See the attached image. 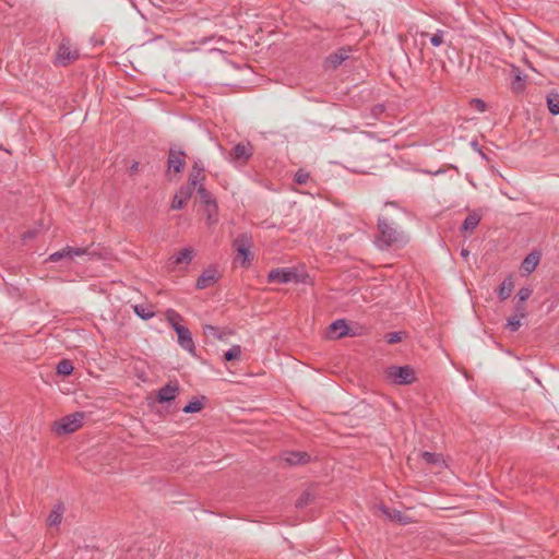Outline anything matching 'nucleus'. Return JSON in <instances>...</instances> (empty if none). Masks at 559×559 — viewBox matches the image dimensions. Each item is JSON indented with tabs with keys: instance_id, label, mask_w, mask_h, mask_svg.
Here are the masks:
<instances>
[{
	"instance_id": "39",
	"label": "nucleus",
	"mask_w": 559,
	"mask_h": 559,
	"mask_svg": "<svg viewBox=\"0 0 559 559\" xmlns=\"http://www.w3.org/2000/svg\"><path fill=\"white\" fill-rule=\"evenodd\" d=\"M514 314H518V317H523V318H525L527 316L525 302H520V301L515 300Z\"/></svg>"
},
{
	"instance_id": "2",
	"label": "nucleus",
	"mask_w": 559,
	"mask_h": 559,
	"mask_svg": "<svg viewBox=\"0 0 559 559\" xmlns=\"http://www.w3.org/2000/svg\"><path fill=\"white\" fill-rule=\"evenodd\" d=\"M85 414L75 412L57 420L52 425V431L57 436L69 435L82 427Z\"/></svg>"
},
{
	"instance_id": "34",
	"label": "nucleus",
	"mask_w": 559,
	"mask_h": 559,
	"mask_svg": "<svg viewBox=\"0 0 559 559\" xmlns=\"http://www.w3.org/2000/svg\"><path fill=\"white\" fill-rule=\"evenodd\" d=\"M310 179V174L305 169H298L295 174L294 181L298 185H306Z\"/></svg>"
},
{
	"instance_id": "31",
	"label": "nucleus",
	"mask_w": 559,
	"mask_h": 559,
	"mask_svg": "<svg viewBox=\"0 0 559 559\" xmlns=\"http://www.w3.org/2000/svg\"><path fill=\"white\" fill-rule=\"evenodd\" d=\"M241 355V347L239 345L231 346L227 352L224 354V358L226 361H233L235 359H238Z\"/></svg>"
},
{
	"instance_id": "13",
	"label": "nucleus",
	"mask_w": 559,
	"mask_h": 559,
	"mask_svg": "<svg viewBox=\"0 0 559 559\" xmlns=\"http://www.w3.org/2000/svg\"><path fill=\"white\" fill-rule=\"evenodd\" d=\"M218 280L217 271L213 267L206 269L197 280V288L205 289L214 285Z\"/></svg>"
},
{
	"instance_id": "21",
	"label": "nucleus",
	"mask_w": 559,
	"mask_h": 559,
	"mask_svg": "<svg viewBox=\"0 0 559 559\" xmlns=\"http://www.w3.org/2000/svg\"><path fill=\"white\" fill-rule=\"evenodd\" d=\"M514 78L511 83V88L515 93H521L525 88V75L521 73L518 68H513Z\"/></svg>"
},
{
	"instance_id": "9",
	"label": "nucleus",
	"mask_w": 559,
	"mask_h": 559,
	"mask_svg": "<svg viewBox=\"0 0 559 559\" xmlns=\"http://www.w3.org/2000/svg\"><path fill=\"white\" fill-rule=\"evenodd\" d=\"M179 393V386H162L155 396H148V405L155 406V403H169L174 401Z\"/></svg>"
},
{
	"instance_id": "23",
	"label": "nucleus",
	"mask_w": 559,
	"mask_h": 559,
	"mask_svg": "<svg viewBox=\"0 0 559 559\" xmlns=\"http://www.w3.org/2000/svg\"><path fill=\"white\" fill-rule=\"evenodd\" d=\"M166 321L171 325V328L176 331V326H182L181 322L183 318L179 312L174 309H168L165 313Z\"/></svg>"
},
{
	"instance_id": "20",
	"label": "nucleus",
	"mask_w": 559,
	"mask_h": 559,
	"mask_svg": "<svg viewBox=\"0 0 559 559\" xmlns=\"http://www.w3.org/2000/svg\"><path fill=\"white\" fill-rule=\"evenodd\" d=\"M309 460L310 456L306 452H289L285 457V461L290 465L306 464Z\"/></svg>"
},
{
	"instance_id": "5",
	"label": "nucleus",
	"mask_w": 559,
	"mask_h": 559,
	"mask_svg": "<svg viewBox=\"0 0 559 559\" xmlns=\"http://www.w3.org/2000/svg\"><path fill=\"white\" fill-rule=\"evenodd\" d=\"M269 283H299L301 282V276L294 267H278L273 269L267 274Z\"/></svg>"
},
{
	"instance_id": "29",
	"label": "nucleus",
	"mask_w": 559,
	"mask_h": 559,
	"mask_svg": "<svg viewBox=\"0 0 559 559\" xmlns=\"http://www.w3.org/2000/svg\"><path fill=\"white\" fill-rule=\"evenodd\" d=\"M133 310L136 313V316H139L143 320H148L155 316L154 311H152L148 307L144 305H135L133 307Z\"/></svg>"
},
{
	"instance_id": "38",
	"label": "nucleus",
	"mask_w": 559,
	"mask_h": 559,
	"mask_svg": "<svg viewBox=\"0 0 559 559\" xmlns=\"http://www.w3.org/2000/svg\"><path fill=\"white\" fill-rule=\"evenodd\" d=\"M443 36H444V31H441V29H438L431 37H430V43L431 45L433 46H440L441 44H443Z\"/></svg>"
},
{
	"instance_id": "27",
	"label": "nucleus",
	"mask_w": 559,
	"mask_h": 559,
	"mask_svg": "<svg viewBox=\"0 0 559 559\" xmlns=\"http://www.w3.org/2000/svg\"><path fill=\"white\" fill-rule=\"evenodd\" d=\"M57 374L60 376H69L73 371V364L69 359H62L58 362L56 367Z\"/></svg>"
},
{
	"instance_id": "1",
	"label": "nucleus",
	"mask_w": 559,
	"mask_h": 559,
	"mask_svg": "<svg viewBox=\"0 0 559 559\" xmlns=\"http://www.w3.org/2000/svg\"><path fill=\"white\" fill-rule=\"evenodd\" d=\"M405 235L393 223L384 217L378 219V235L376 245L381 250H386L395 245L404 243Z\"/></svg>"
},
{
	"instance_id": "15",
	"label": "nucleus",
	"mask_w": 559,
	"mask_h": 559,
	"mask_svg": "<svg viewBox=\"0 0 559 559\" xmlns=\"http://www.w3.org/2000/svg\"><path fill=\"white\" fill-rule=\"evenodd\" d=\"M380 510L382 511L383 514H385L391 521H395V522H399L401 524H408L411 523V519L403 514L401 511L399 510H395V509H390L385 506H381L380 507Z\"/></svg>"
},
{
	"instance_id": "6",
	"label": "nucleus",
	"mask_w": 559,
	"mask_h": 559,
	"mask_svg": "<svg viewBox=\"0 0 559 559\" xmlns=\"http://www.w3.org/2000/svg\"><path fill=\"white\" fill-rule=\"evenodd\" d=\"M187 154L181 147L171 145L167 155V173L180 174L186 167Z\"/></svg>"
},
{
	"instance_id": "26",
	"label": "nucleus",
	"mask_w": 559,
	"mask_h": 559,
	"mask_svg": "<svg viewBox=\"0 0 559 559\" xmlns=\"http://www.w3.org/2000/svg\"><path fill=\"white\" fill-rule=\"evenodd\" d=\"M197 193L201 200L202 203L206 205H216L215 200H213L212 194L205 189V187L202 185L197 186Z\"/></svg>"
},
{
	"instance_id": "33",
	"label": "nucleus",
	"mask_w": 559,
	"mask_h": 559,
	"mask_svg": "<svg viewBox=\"0 0 559 559\" xmlns=\"http://www.w3.org/2000/svg\"><path fill=\"white\" fill-rule=\"evenodd\" d=\"M521 319L523 317H518V314H512L507 322V329H509L511 332H516L521 326Z\"/></svg>"
},
{
	"instance_id": "10",
	"label": "nucleus",
	"mask_w": 559,
	"mask_h": 559,
	"mask_svg": "<svg viewBox=\"0 0 559 559\" xmlns=\"http://www.w3.org/2000/svg\"><path fill=\"white\" fill-rule=\"evenodd\" d=\"M84 254H88L87 248H73V247L67 246L63 249L51 253L48 258V261L58 262L62 259L72 260L74 257H81Z\"/></svg>"
},
{
	"instance_id": "19",
	"label": "nucleus",
	"mask_w": 559,
	"mask_h": 559,
	"mask_svg": "<svg viewBox=\"0 0 559 559\" xmlns=\"http://www.w3.org/2000/svg\"><path fill=\"white\" fill-rule=\"evenodd\" d=\"M64 507L62 503H57L50 511L47 522L49 526H58L63 516Z\"/></svg>"
},
{
	"instance_id": "30",
	"label": "nucleus",
	"mask_w": 559,
	"mask_h": 559,
	"mask_svg": "<svg viewBox=\"0 0 559 559\" xmlns=\"http://www.w3.org/2000/svg\"><path fill=\"white\" fill-rule=\"evenodd\" d=\"M195 189L197 186H192L191 182L188 181V183L182 186L176 194H178L181 200L188 201L192 197Z\"/></svg>"
},
{
	"instance_id": "42",
	"label": "nucleus",
	"mask_w": 559,
	"mask_h": 559,
	"mask_svg": "<svg viewBox=\"0 0 559 559\" xmlns=\"http://www.w3.org/2000/svg\"><path fill=\"white\" fill-rule=\"evenodd\" d=\"M473 103L475 104L476 108L480 111H484L486 108L485 103L481 99H474Z\"/></svg>"
},
{
	"instance_id": "28",
	"label": "nucleus",
	"mask_w": 559,
	"mask_h": 559,
	"mask_svg": "<svg viewBox=\"0 0 559 559\" xmlns=\"http://www.w3.org/2000/svg\"><path fill=\"white\" fill-rule=\"evenodd\" d=\"M204 401L205 397L202 396L201 399H194L190 403H188L182 411L185 413H197L200 412L204 407Z\"/></svg>"
},
{
	"instance_id": "24",
	"label": "nucleus",
	"mask_w": 559,
	"mask_h": 559,
	"mask_svg": "<svg viewBox=\"0 0 559 559\" xmlns=\"http://www.w3.org/2000/svg\"><path fill=\"white\" fill-rule=\"evenodd\" d=\"M548 110L551 115H559V93H549L546 98Z\"/></svg>"
},
{
	"instance_id": "40",
	"label": "nucleus",
	"mask_w": 559,
	"mask_h": 559,
	"mask_svg": "<svg viewBox=\"0 0 559 559\" xmlns=\"http://www.w3.org/2000/svg\"><path fill=\"white\" fill-rule=\"evenodd\" d=\"M203 331H204V334L206 336L212 335V336H214L216 338H221L222 337L221 334H219L218 329L216 326H214V325L206 324V325H204Z\"/></svg>"
},
{
	"instance_id": "14",
	"label": "nucleus",
	"mask_w": 559,
	"mask_h": 559,
	"mask_svg": "<svg viewBox=\"0 0 559 559\" xmlns=\"http://www.w3.org/2000/svg\"><path fill=\"white\" fill-rule=\"evenodd\" d=\"M204 166L200 160H195L192 165L188 181L191 182L192 186L202 185L205 180Z\"/></svg>"
},
{
	"instance_id": "16",
	"label": "nucleus",
	"mask_w": 559,
	"mask_h": 559,
	"mask_svg": "<svg viewBox=\"0 0 559 559\" xmlns=\"http://www.w3.org/2000/svg\"><path fill=\"white\" fill-rule=\"evenodd\" d=\"M193 258V250L191 248H185L179 251L176 255L170 258L171 265L189 264Z\"/></svg>"
},
{
	"instance_id": "3",
	"label": "nucleus",
	"mask_w": 559,
	"mask_h": 559,
	"mask_svg": "<svg viewBox=\"0 0 559 559\" xmlns=\"http://www.w3.org/2000/svg\"><path fill=\"white\" fill-rule=\"evenodd\" d=\"M385 374L393 384H412L417 381L415 370L411 366H390L385 369Z\"/></svg>"
},
{
	"instance_id": "35",
	"label": "nucleus",
	"mask_w": 559,
	"mask_h": 559,
	"mask_svg": "<svg viewBox=\"0 0 559 559\" xmlns=\"http://www.w3.org/2000/svg\"><path fill=\"white\" fill-rule=\"evenodd\" d=\"M404 336V332H391L385 335V341L388 344L393 345L400 343Z\"/></svg>"
},
{
	"instance_id": "4",
	"label": "nucleus",
	"mask_w": 559,
	"mask_h": 559,
	"mask_svg": "<svg viewBox=\"0 0 559 559\" xmlns=\"http://www.w3.org/2000/svg\"><path fill=\"white\" fill-rule=\"evenodd\" d=\"M252 246V237L248 234H240L234 240L233 247L236 250L235 261H239L242 266L249 264L251 251L250 248Z\"/></svg>"
},
{
	"instance_id": "37",
	"label": "nucleus",
	"mask_w": 559,
	"mask_h": 559,
	"mask_svg": "<svg viewBox=\"0 0 559 559\" xmlns=\"http://www.w3.org/2000/svg\"><path fill=\"white\" fill-rule=\"evenodd\" d=\"M533 290L530 287H522L519 289L515 300L520 302H526V300L531 297Z\"/></svg>"
},
{
	"instance_id": "41",
	"label": "nucleus",
	"mask_w": 559,
	"mask_h": 559,
	"mask_svg": "<svg viewBox=\"0 0 559 559\" xmlns=\"http://www.w3.org/2000/svg\"><path fill=\"white\" fill-rule=\"evenodd\" d=\"M187 201L181 200V198L178 197V194H175L171 209L174 210H181L186 205Z\"/></svg>"
},
{
	"instance_id": "17",
	"label": "nucleus",
	"mask_w": 559,
	"mask_h": 559,
	"mask_svg": "<svg viewBox=\"0 0 559 559\" xmlns=\"http://www.w3.org/2000/svg\"><path fill=\"white\" fill-rule=\"evenodd\" d=\"M540 261V254L536 251L528 253L522 262L521 269L526 273H532Z\"/></svg>"
},
{
	"instance_id": "12",
	"label": "nucleus",
	"mask_w": 559,
	"mask_h": 559,
	"mask_svg": "<svg viewBox=\"0 0 559 559\" xmlns=\"http://www.w3.org/2000/svg\"><path fill=\"white\" fill-rule=\"evenodd\" d=\"M328 335L330 338L338 340L347 335L355 336L356 333L348 328L345 320L340 319L331 323L328 330Z\"/></svg>"
},
{
	"instance_id": "8",
	"label": "nucleus",
	"mask_w": 559,
	"mask_h": 559,
	"mask_svg": "<svg viewBox=\"0 0 559 559\" xmlns=\"http://www.w3.org/2000/svg\"><path fill=\"white\" fill-rule=\"evenodd\" d=\"M80 57L78 49H71L70 40L63 39L58 48L57 61L60 66L66 67L70 62Z\"/></svg>"
},
{
	"instance_id": "32",
	"label": "nucleus",
	"mask_w": 559,
	"mask_h": 559,
	"mask_svg": "<svg viewBox=\"0 0 559 559\" xmlns=\"http://www.w3.org/2000/svg\"><path fill=\"white\" fill-rule=\"evenodd\" d=\"M313 495L310 491H305L301 493V496L296 501V508H305L307 507L312 500Z\"/></svg>"
},
{
	"instance_id": "7",
	"label": "nucleus",
	"mask_w": 559,
	"mask_h": 559,
	"mask_svg": "<svg viewBox=\"0 0 559 559\" xmlns=\"http://www.w3.org/2000/svg\"><path fill=\"white\" fill-rule=\"evenodd\" d=\"M253 148L250 143H238L228 153V159L233 163L245 164L252 156Z\"/></svg>"
},
{
	"instance_id": "22",
	"label": "nucleus",
	"mask_w": 559,
	"mask_h": 559,
	"mask_svg": "<svg viewBox=\"0 0 559 559\" xmlns=\"http://www.w3.org/2000/svg\"><path fill=\"white\" fill-rule=\"evenodd\" d=\"M479 222H480V216L476 212H473V213L468 214L466 216V218L464 219V222L461 226V230L462 231H473L478 226Z\"/></svg>"
},
{
	"instance_id": "44",
	"label": "nucleus",
	"mask_w": 559,
	"mask_h": 559,
	"mask_svg": "<svg viewBox=\"0 0 559 559\" xmlns=\"http://www.w3.org/2000/svg\"><path fill=\"white\" fill-rule=\"evenodd\" d=\"M461 254H462L463 257H467V255H468V251H467L466 249H463V250H462V252H461Z\"/></svg>"
},
{
	"instance_id": "18",
	"label": "nucleus",
	"mask_w": 559,
	"mask_h": 559,
	"mask_svg": "<svg viewBox=\"0 0 559 559\" xmlns=\"http://www.w3.org/2000/svg\"><path fill=\"white\" fill-rule=\"evenodd\" d=\"M513 288H514L513 276L512 275H508L503 280L501 285L499 286L498 297L500 298V300L508 299L511 296V293H512Z\"/></svg>"
},
{
	"instance_id": "11",
	"label": "nucleus",
	"mask_w": 559,
	"mask_h": 559,
	"mask_svg": "<svg viewBox=\"0 0 559 559\" xmlns=\"http://www.w3.org/2000/svg\"><path fill=\"white\" fill-rule=\"evenodd\" d=\"M175 332L177 334L178 344L180 345V347L189 352L190 354H194L195 345L192 338L191 331L187 326L182 325L176 326Z\"/></svg>"
},
{
	"instance_id": "43",
	"label": "nucleus",
	"mask_w": 559,
	"mask_h": 559,
	"mask_svg": "<svg viewBox=\"0 0 559 559\" xmlns=\"http://www.w3.org/2000/svg\"><path fill=\"white\" fill-rule=\"evenodd\" d=\"M138 169H139V163H138V162H134V163L130 166V168H129V173L132 175V174H134L135 171H138Z\"/></svg>"
},
{
	"instance_id": "25",
	"label": "nucleus",
	"mask_w": 559,
	"mask_h": 559,
	"mask_svg": "<svg viewBox=\"0 0 559 559\" xmlns=\"http://www.w3.org/2000/svg\"><path fill=\"white\" fill-rule=\"evenodd\" d=\"M348 58L345 50H338L337 52L331 53L328 57V62L331 64L333 69L337 68Z\"/></svg>"
},
{
	"instance_id": "36",
	"label": "nucleus",
	"mask_w": 559,
	"mask_h": 559,
	"mask_svg": "<svg viewBox=\"0 0 559 559\" xmlns=\"http://www.w3.org/2000/svg\"><path fill=\"white\" fill-rule=\"evenodd\" d=\"M420 456L427 464H438L441 462L440 455L436 453L425 451L420 454Z\"/></svg>"
}]
</instances>
